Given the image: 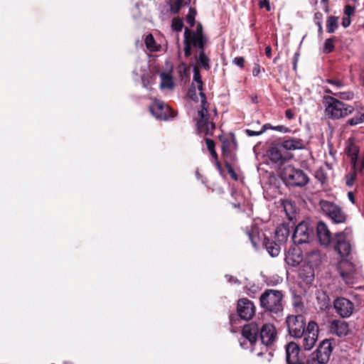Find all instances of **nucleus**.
<instances>
[{
    "label": "nucleus",
    "mask_w": 364,
    "mask_h": 364,
    "mask_svg": "<svg viewBox=\"0 0 364 364\" xmlns=\"http://www.w3.org/2000/svg\"><path fill=\"white\" fill-rule=\"evenodd\" d=\"M259 333L261 343L266 346H271L277 338L275 327L271 323H265L261 328L254 322L248 323L243 327L242 338L240 343L242 348H249L253 346L257 341Z\"/></svg>",
    "instance_id": "obj_1"
},
{
    "label": "nucleus",
    "mask_w": 364,
    "mask_h": 364,
    "mask_svg": "<svg viewBox=\"0 0 364 364\" xmlns=\"http://www.w3.org/2000/svg\"><path fill=\"white\" fill-rule=\"evenodd\" d=\"M207 38L203 33V28L198 24L196 31H191L188 28L184 30V55L188 57L191 55L192 47L203 48L207 43Z\"/></svg>",
    "instance_id": "obj_2"
},
{
    "label": "nucleus",
    "mask_w": 364,
    "mask_h": 364,
    "mask_svg": "<svg viewBox=\"0 0 364 364\" xmlns=\"http://www.w3.org/2000/svg\"><path fill=\"white\" fill-rule=\"evenodd\" d=\"M282 300V292L275 289L265 290L259 298L262 308L274 314H278L283 311Z\"/></svg>",
    "instance_id": "obj_3"
},
{
    "label": "nucleus",
    "mask_w": 364,
    "mask_h": 364,
    "mask_svg": "<svg viewBox=\"0 0 364 364\" xmlns=\"http://www.w3.org/2000/svg\"><path fill=\"white\" fill-rule=\"evenodd\" d=\"M323 104L326 107V115L331 119H339L347 116L353 111V107L331 97L325 96Z\"/></svg>",
    "instance_id": "obj_4"
},
{
    "label": "nucleus",
    "mask_w": 364,
    "mask_h": 364,
    "mask_svg": "<svg viewBox=\"0 0 364 364\" xmlns=\"http://www.w3.org/2000/svg\"><path fill=\"white\" fill-rule=\"evenodd\" d=\"M201 108L198 112L199 119L196 120L198 131L200 133H204L205 135H211L215 127L213 122H209L208 103L205 100V95L203 92L200 93Z\"/></svg>",
    "instance_id": "obj_5"
},
{
    "label": "nucleus",
    "mask_w": 364,
    "mask_h": 364,
    "mask_svg": "<svg viewBox=\"0 0 364 364\" xmlns=\"http://www.w3.org/2000/svg\"><path fill=\"white\" fill-rule=\"evenodd\" d=\"M284 181L291 186H304L309 182L306 174L301 169L295 168L291 166L285 167L282 171Z\"/></svg>",
    "instance_id": "obj_6"
},
{
    "label": "nucleus",
    "mask_w": 364,
    "mask_h": 364,
    "mask_svg": "<svg viewBox=\"0 0 364 364\" xmlns=\"http://www.w3.org/2000/svg\"><path fill=\"white\" fill-rule=\"evenodd\" d=\"M335 250L341 259H346L350 254L352 247L350 244L351 232L346 230L335 235Z\"/></svg>",
    "instance_id": "obj_7"
},
{
    "label": "nucleus",
    "mask_w": 364,
    "mask_h": 364,
    "mask_svg": "<svg viewBox=\"0 0 364 364\" xmlns=\"http://www.w3.org/2000/svg\"><path fill=\"white\" fill-rule=\"evenodd\" d=\"M323 213L334 223H343L346 220V215L341 208L328 200H322L319 203Z\"/></svg>",
    "instance_id": "obj_8"
},
{
    "label": "nucleus",
    "mask_w": 364,
    "mask_h": 364,
    "mask_svg": "<svg viewBox=\"0 0 364 364\" xmlns=\"http://www.w3.org/2000/svg\"><path fill=\"white\" fill-rule=\"evenodd\" d=\"M336 269L340 276L347 284H353L357 279L358 272L353 263L347 259H341Z\"/></svg>",
    "instance_id": "obj_9"
},
{
    "label": "nucleus",
    "mask_w": 364,
    "mask_h": 364,
    "mask_svg": "<svg viewBox=\"0 0 364 364\" xmlns=\"http://www.w3.org/2000/svg\"><path fill=\"white\" fill-rule=\"evenodd\" d=\"M314 230L306 222H301L295 228L292 235L294 244L301 245L307 243L313 237Z\"/></svg>",
    "instance_id": "obj_10"
},
{
    "label": "nucleus",
    "mask_w": 364,
    "mask_h": 364,
    "mask_svg": "<svg viewBox=\"0 0 364 364\" xmlns=\"http://www.w3.org/2000/svg\"><path fill=\"white\" fill-rule=\"evenodd\" d=\"M286 321L290 336L294 338H301L305 328L304 316L301 315L289 316Z\"/></svg>",
    "instance_id": "obj_11"
},
{
    "label": "nucleus",
    "mask_w": 364,
    "mask_h": 364,
    "mask_svg": "<svg viewBox=\"0 0 364 364\" xmlns=\"http://www.w3.org/2000/svg\"><path fill=\"white\" fill-rule=\"evenodd\" d=\"M150 112L159 120H167L170 117H173L172 111L168 105L161 100H155L154 103L150 106Z\"/></svg>",
    "instance_id": "obj_12"
},
{
    "label": "nucleus",
    "mask_w": 364,
    "mask_h": 364,
    "mask_svg": "<svg viewBox=\"0 0 364 364\" xmlns=\"http://www.w3.org/2000/svg\"><path fill=\"white\" fill-rule=\"evenodd\" d=\"M333 306L336 313L342 318H348L353 314V304L348 299L339 297L334 300Z\"/></svg>",
    "instance_id": "obj_13"
},
{
    "label": "nucleus",
    "mask_w": 364,
    "mask_h": 364,
    "mask_svg": "<svg viewBox=\"0 0 364 364\" xmlns=\"http://www.w3.org/2000/svg\"><path fill=\"white\" fill-rule=\"evenodd\" d=\"M237 313L240 317L244 320L251 319L255 314L253 303L247 299H240L237 302Z\"/></svg>",
    "instance_id": "obj_14"
},
{
    "label": "nucleus",
    "mask_w": 364,
    "mask_h": 364,
    "mask_svg": "<svg viewBox=\"0 0 364 364\" xmlns=\"http://www.w3.org/2000/svg\"><path fill=\"white\" fill-rule=\"evenodd\" d=\"M331 352V343L328 341H323L313 353L320 363L325 364L329 360Z\"/></svg>",
    "instance_id": "obj_15"
},
{
    "label": "nucleus",
    "mask_w": 364,
    "mask_h": 364,
    "mask_svg": "<svg viewBox=\"0 0 364 364\" xmlns=\"http://www.w3.org/2000/svg\"><path fill=\"white\" fill-rule=\"evenodd\" d=\"M303 260L302 252L300 248L293 247L289 249L286 253L285 262L290 267H296Z\"/></svg>",
    "instance_id": "obj_16"
},
{
    "label": "nucleus",
    "mask_w": 364,
    "mask_h": 364,
    "mask_svg": "<svg viewBox=\"0 0 364 364\" xmlns=\"http://www.w3.org/2000/svg\"><path fill=\"white\" fill-rule=\"evenodd\" d=\"M316 233L319 243L321 245L326 247L331 243L332 240L331 233L324 223H318Z\"/></svg>",
    "instance_id": "obj_17"
},
{
    "label": "nucleus",
    "mask_w": 364,
    "mask_h": 364,
    "mask_svg": "<svg viewBox=\"0 0 364 364\" xmlns=\"http://www.w3.org/2000/svg\"><path fill=\"white\" fill-rule=\"evenodd\" d=\"M299 344L294 342H290L286 346V358L288 364H297L299 363Z\"/></svg>",
    "instance_id": "obj_18"
},
{
    "label": "nucleus",
    "mask_w": 364,
    "mask_h": 364,
    "mask_svg": "<svg viewBox=\"0 0 364 364\" xmlns=\"http://www.w3.org/2000/svg\"><path fill=\"white\" fill-rule=\"evenodd\" d=\"M330 331L338 337L346 336L350 331L348 323L341 320H333L331 323Z\"/></svg>",
    "instance_id": "obj_19"
},
{
    "label": "nucleus",
    "mask_w": 364,
    "mask_h": 364,
    "mask_svg": "<svg viewBox=\"0 0 364 364\" xmlns=\"http://www.w3.org/2000/svg\"><path fill=\"white\" fill-rule=\"evenodd\" d=\"M281 146L286 150L293 151L303 149L305 147V144L301 139L291 138L284 140Z\"/></svg>",
    "instance_id": "obj_20"
},
{
    "label": "nucleus",
    "mask_w": 364,
    "mask_h": 364,
    "mask_svg": "<svg viewBox=\"0 0 364 364\" xmlns=\"http://www.w3.org/2000/svg\"><path fill=\"white\" fill-rule=\"evenodd\" d=\"M269 156L272 161L282 164L286 158L283 156L280 147L278 146H272L269 150Z\"/></svg>",
    "instance_id": "obj_21"
},
{
    "label": "nucleus",
    "mask_w": 364,
    "mask_h": 364,
    "mask_svg": "<svg viewBox=\"0 0 364 364\" xmlns=\"http://www.w3.org/2000/svg\"><path fill=\"white\" fill-rule=\"evenodd\" d=\"M290 230L288 225L282 224L277 227L275 231V237L278 242H285L289 235Z\"/></svg>",
    "instance_id": "obj_22"
},
{
    "label": "nucleus",
    "mask_w": 364,
    "mask_h": 364,
    "mask_svg": "<svg viewBox=\"0 0 364 364\" xmlns=\"http://www.w3.org/2000/svg\"><path fill=\"white\" fill-rule=\"evenodd\" d=\"M302 347L306 350H311L315 345L318 336L314 335L306 334L304 333L302 336Z\"/></svg>",
    "instance_id": "obj_23"
},
{
    "label": "nucleus",
    "mask_w": 364,
    "mask_h": 364,
    "mask_svg": "<svg viewBox=\"0 0 364 364\" xmlns=\"http://www.w3.org/2000/svg\"><path fill=\"white\" fill-rule=\"evenodd\" d=\"M358 151V148L355 145L350 144L348 146L347 154L350 157V163L353 166V168H355Z\"/></svg>",
    "instance_id": "obj_24"
},
{
    "label": "nucleus",
    "mask_w": 364,
    "mask_h": 364,
    "mask_svg": "<svg viewBox=\"0 0 364 364\" xmlns=\"http://www.w3.org/2000/svg\"><path fill=\"white\" fill-rule=\"evenodd\" d=\"M264 245L267 251L272 257H277L280 252V247L273 241L265 239Z\"/></svg>",
    "instance_id": "obj_25"
},
{
    "label": "nucleus",
    "mask_w": 364,
    "mask_h": 364,
    "mask_svg": "<svg viewBox=\"0 0 364 364\" xmlns=\"http://www.w3.org/2000/svg\"><path fill=\"white\" fill-rule=\"evenodd\" d=\"M161 78V88H168L172 89L173 87V82L171 75L169 73H161L160 74Z\"/></svg>",
    "instance_id": "obj_26"
},
{
    "label": "nucleus",
    "mask_w": 364,
    "mask_h": 364,
    "mask_svg": "<svg viewBox=\"0 0 364 364\" xmlns=\"http://www.w3.org/2000/svg\"><path fill=\"white\" fill-rule=\"evenodd\" d=\"M200 50V53L196 57L198 63L201 65V66L205 70H209L210 69V59L204 53V48H198Z\"/></svg>",
    "instance_id": "obj_27"
},
{
    "label": "nucleus",
    "mask_w": 364,
    "mask_h": 364,
    "mask_svg": "<svg viewBox=\"0 0 364 364\" xmlns=\"http://www.w3.org/2000/svg\"><path fill=\"white\" fill-rule=\"evenodd\" d=\"M338 28V18L329 16L326 21V30L329 33H333Z\"/></svg>",
    "instance_id": "obj_28"
},
{
    "label": "nucleus",
    "mask_w": 364,
    "mask_h": 364,
    "mask_svg": "<svg viewBox=\"0 0 364 364\" xmlns=\"http://www.w3.org/2000/svg\"><path fill=\"white\" fill-rule=\"evenodd\" d=\"M193 80L197 83V88L200 94L203 92V82L200 74L199 68L196 66L193 68Z\"/></svg>",
    "instance_id": "obj_29"
},
{
    "label": "nucleus",
    "mask_w": 364,
    "mask_h": 364,
    "mask_svg": "<svg viewBox=\"0 0 364 364\" xmlns=\"http://www.w3.org/2000/svg\"><path fill=\"white\" fill-rule=\"evenodd\" d=\"M318 327L317 323L314 321L309 322L306 331L304 330V333L318 336Z\"/></svg>",
    "instance_id": "obj_30"
},
{
    "label": "nucleus",
    "mask_w": 364,
    "mask_h": 364,
    "mask_svg": "<svg viewBox=\"0 0 364 364\" xmlns=\"http://www.w3.org/2000/svg\"><path fill=\"white\" fill-rule=\"evenodd\" d=\"M326 93H329V94H332L333 95H336V96H338L339 98L342 99V100H352L353 98V93L352 92H338V93H335V92H333L331 90H326Z\"/></svg>",
    "instance_id": "obj_31"
},
{
    "label": "nucleus",
    "mask_w": 364,
    "mask_h": 364,
    "mask_svg": "<svg viewBox=\"0 0 364 364\" xmlns=\"http://www.w3.org/2000/svg\"><path fill=\"white\" fill-rule=\"evenodd\" d=\"M334 50V39L328 38L325 41L323 45V52L326 53H331Z\"/></svg>",
    "instance_id": "obj_32"
},
{
    "label": "nucleus",
    "mask_w": 364,
    "mask_h": 364,
    "mask_svg": "<svg viewBox=\"0 0 364 364\" xmlns=\"http://www.w3.org/2000/svg\"><path fill=\"white\" fill-rule=\"evenodd\" d=\"M171 11L176 14L179 11L182 6V0H169Z\"/></svg>",
    "instance_id": "obj_33"
},
{
    "label": "nucleus",
    "mask_w": 364,
    "mask_h": 364,
    "mask_svg": "<svg viewBox=\"0 0 364 364\" xmlns=\"http://www.w3.org/2000/svg\"><path fill=\"white\" fill-rule=\"evenodd\" d=\"M183 23L181 18H174L172 21L171 27L173 31H181L183 28Z\"/></svg>",
    "instance_id": "obj_34"
},
{
    "label": "nucleus",
    "mask_w": 364,
    "mask_h": 364,
    "mask_svg": "<svg viewBox=\"0 0 364 364\" xmlns=\"http://www.w3.org/2000/svg\"><path fill=\"white\" fill-rule=\"evenodd\" d=\"M363 122H364V113L360 116L353 117L348 121V124L350 126H355Z\"/></svg>",
    "instance_id": "obj_35"
},
{
    "label": "nucleus",
    "mask_w": 364,
    "mask_h": 364,
    "mask_svg": "<svg viewBox=\"0 0 364 364\" xmlns=\"http://www.w3.org/2000/svg\"><path fill=\"white\" fill-rule=\"evenodd\" d=\"M353 169L354 171L353 173L346 175V185L349 187L353 185L354 181L356 178V168Z\"/></svg>",
    "instance_id": "obj_36"
},
{
    "label": "nucleus",
    "mask_w": 364,
    "mask_h": 364,
    "mask_svg": "<svg viewBox=\"0 0 364 364\" xmlns=\"http://www.w3.org/2000/svg\"><path fill=\"white\" fill-rule=\"evenodd\" d=\"M145 43L146 45V47L150 50L154 49V39L152 36V35L149 34L146 36L145 38Z\"/></svg>",
    "instance_id": "obj_37"
},
{
    "label": "nucleus",
    "mask_w": 364,
    "mask_h": 364,
    "mask_svg": "<svg viewBox=\"0 0 364 364\" xmlns=\"http://www.w3.org/2000/svg\"><path fill=\"white\" fill-rule=\"evenodd\" d=\"M222 141V151L223 154H226L229 151V147L230 145V142L228 139H221Z\"/></svg>",
    "instance_id": "obj_38"
},
{
    "label": "nucleus",
    "mask_w": 364,
    "mask_h": 364,
    "mask_svg": "<svg viewBox=\"0 0 364 364\" xmlns=\"http://www.w3.org/2000/svg\"><path fill=\"white\" fill-rule=\"evenodd\" d=\"M233 64L242 68L245 64V58L243 57H236L232 60Z\"/></svg>",
    "instance_id": "obj_39"
},
{
    "label": "nucleus",
    "mask_w": 364,
    "mask_h": 364,
    "mask_svg": "<svg viewBox=\"0 0 364 364\" xmlns=\"http://www.w3.org/2000/svg\"><path fill=\"white\" fill-rule=\"evenodd\" d=\"M326 82L332 85L336 86L338 88H341L343 87V83L339 80H333V79H328Z\"/></svg>",
    "instance_id": "obj_40"
},
{
    "label": "nucleus",
    "mask_w": 364,
    "mask_h": 364,
    "mask_svg": "<svg viewBox=\"0 0 364 364\" xmlns=\"http://www.w3.org/2000/svg\"><path fill=\"white\" fill-rule=\"evenodd\" d=\"M355 8L350 5H346L344 9V14L346 16L350 17L354 14Z\"/></svg>",
    "instance_id": "obj_41"
},
{
    "label": "nucleus",
    "mask_w": 364,
    "mask_h": 364,
    "mask_svg": "<svg viewBox=\"0 0 364 364\" xmlns=\"http://www.w3.org/2000/svg\"><path fill=\"white\" fill-rule=\"evenodd\" d=\"M191 12L192 10L191 9L190 13L187 16L186 21L188 23L190 24L191 26H193L195 23V13L193 12V14H192Z\"/></svg>",
    "instance_id": "obj_42"
},
{
    "label": "nucleus",
    "mask_w": 364,
    "mask_h": 364,
    "mask_svg": "<svg viewBox=\"0 0 364 364\" xmlns=\"http://www.w3.org/2000/svg\"><path fill=\"white\" fill-rule=\"evenodd\" d=\"M205 142L207 145V148L209 151H211L215 149V143L213 140L210 139H205Z\"/></svg>",
    "instance_id": "obj_43"
},
{
    "label": "nucleus",
    "mask_w": 364,
    "mask_h": 364,
    "mask_svg": "<svg viewBox=\"0 0 364 364\" xmlns=\"http://www.w3.org/2000/svg\"><path fill=\"white\" fill-rule=\"evenodd\" d=\"M259 7L260 8L264 7L267 9V11H270V9H271L269 2L268 0L260 1H259Z\"/></svg>",
    "instance_id": "obj_44"
},
{
    "label": "nucleus",
    "mask_w": 364,
    "mask_h": 364,
    "mask_svg": "<svg viewBox=\"0 0 364 364\" xmlns=\"http://www.w3.org/2000/svg\"><path fill=\"white\" fill-rule=\"evenodd\" d=\"M272 129H274V130H277V131H279V132H289V129L284 126H282V125H279V126H276V127H272Z\"/></svg>",
    "instance_id": "obj_45"
},
{
    "label": "nucleus",
    "mask_w": 364,
    "mask_h": 364,
    "mask_svg": "<svg viewBox=\"0 0 364 364\" xmlns=\"http://www.w3.org/2000/svg\"><path fill=\"white\" fill-rule=\"evenodd\" d=\"M245 132L249 136H259L262 134L261 131L256 132L251 129H246Z\"/></svg>",
    "instance_id": "obj_46"
},
{
    "label": "nucleus",
    "mask_w": 364,
    "mask_h": 364,
    "mask_svg": "<svg viewBox=\"0 0 364 364\" xmlns=\"http://www.w3.org/2000/svg\"><path fill=\"white\" fill-rule=\"evenodd\" d=\"M307 364H321L314 353L311 354V357L307 360Z\"/></svg>",
    "instance_id": "obj_47"
},
{
    "label": "nucleus",
    "mask_w": 364,
    "mask_h": 364,
    "mask_svg": "<svg viewBox=\"0 0 364 364\" xmlns=\"http://www.w3.org/2000/svg\"><path fill=\"white\" fill-rule=\"evenodd\" d=\"M350 23H351V21H350V17H348V16L344 17L342 20V26L344 28L348 27L350 25Z\"/></svg>",
    "instance_id": "obj_48"
},
{
    "label": "nucleus",
    "mask_w": 364,
    "mask_h": 364,
    "mask_svg": "<svg viewBox=\"0 0 364 364\" xmlns=\"http://www.w3.org/2000/svg\"><path fill=\"white\" fill-rule=\"evenodd\" d=\"M260 73V66L258 64H255L252 70L253 76L256 77Z\"/></svg>",
    "instance_id": "obj_49"
},
{
    "label": "nucleus",
    "mask_w": 364,
    "mask_h": 364,
    "mask_svg": "<svg viewBox=\"0 0 364 364\" xmlns=\"http://www.w3.org/2000/svg\"><path fill=\"white\" fill-rule=\"evenodd\" d=\"M225 277H226V278H228V282H234L237 284H240V282H239V280L237 278H235L232 276H228V275H226Z\"/></svg>",
    "instance_id": "obj_50"
},
{
    "label": "nucleus",
    "mask_w": 364,
    "mask_h": 364,
    "mask_svg": "<svg viewBox=\"0 0 364 364\" xmlns=\"http://www.w3.org/2000/svg\"><path fill=\"white\" fill-rule=\"evenodd\" d=\"M249 238L254 247L257 246L256 237L250 232H248Z\"/></svg>",
    "instance_id": "obj_51"
},
{
    "label": "nucleus",
    "mask_w": 364,
    "mask_h": 364,
    "mask_svg": "<svg viewBox=\"0 0 364 364\" xmlns=\"http://www.w3.org/2000/svg\"><path fill=\"white\" fill-rule=\"evenodd\" d=\"M285 115H286V117L291 119L292 118H294V113L292 112V111L291 109H287L286 112H285Z\"/></svg>",
    "instance_id": "obj_52"
},
{
    "label": "nucleus",
    "mask_w": 364,
    "mask_h": 364,
    "mask_svg": "<svg viewBox=\"0 0 364 364\" xmlns=\"http://www.w3.org/2000/svg\"><path fill=\"white\" fill-rule=\"evenodd\" d=\"M348 197L352 203H355V196L353 192H348Z\"/></svg>",
    "instance_id": "obj_53"
},
{
    "label": "nucleus",
    "mask_w": 364,
    "mask_h": 364,
    "mask_svg": "<svg viewBox=\"0 0 364 364\" xmlns=\"http://www.w3.org/2000/svg\"><path fill=\"white\" fill-rule=\"evenodd\" d=\"M272 127H273L271 124H265L263 125V127L260 131L262 132V134H263L267 129H272Z\"/></svg>",
    "instance_id": "obj_54"
},
{
    "label": "nucleus",
    "mask_w": 364,
    "mask_h": 364,
    "mask_svg": "<svg viewBox=\"0 0 364 364\" xmlns=\"http://www.w3.org/2000/svg\"><path fill=\"white\" fill-rule=\"evenodd\" d=\"M265 54L267 57H271L272 54V48L269 46H267L265 48Z\"/></svg>",
    "instance_id": "obj_55"
},
{
    "label": "nucleus",
    "mask_w": 364,
    "mask_h": 364,
    "mask_svg": "<svg viewBox=\"0 0 364 364\" xmlns=\"http://www.w3.org/2000/svg\"><path fill=\"white\" fill-rule=\"evenodd\" d=\"M188 93H189L190 97L191 99H193V100H196L197 99L195 90H190Z\"/></svg>",
    "instance_id": "obj_56"
},
{
    "label": "nucleus",
    "mask_w": 364,
    "mask_h": 364,
    "mask_svg": "<svg viewBox=\"0 0 364 364\" xmlns=\"http://www.w3.org/2000/svg\"><path fill=\"white\" fill-rule=\"evenodd\" d=\"M141 81H142V84H143L144 87L148 88L149 84L146 81V76L144 75L141 77Z\"/></svg>",
    "instance_id": "obj_57"
},
{
    "label": "nucleus",
    "mask_w": 364,
    "mask_h": 364,
    "mask_svg": "<svg viewBox=\"0 0 364 364\" xmlns=\"http://www.w3.org/2000/svg\"><path fill=\"white\" fill-rule=\"evenodd\" d=\"M316 25L318 26V32L319 33H322L323 31V27H322V24H321V22L320 21H318L317 22H316Z\"/></svg>",
    "instance_id": "obj_58"
},
{
    "label": "nucleus",
    "mask_w": 364,
    "mask_h": 364,
    "mask_svg": "<svg viewBox=\"0 0 364 364\" xmlns=\"http://www.w3.org/2000/svg\"><path fill=\"white\" fill-rule=\"evenodd\" d=\"M210 153L211 156H212L213 158H215V159H218V155H217V153L215 152V149H214V150H213V151H210Z\"/></svg>",
    "instance_id": "obj_59"
},
{
    "label": "nucleus",
    "mask_w": 364,
    "mask_h": 364,
    "mask_svg": "<svg viewBox=\"0 0 364 364\" xmlns=\"http://www.w3.org/2000/svg\"><path fill=\"white\" fill-rule=\"evenodd\" d=\"M299 56V53L298 52L295 53L294 56V62L298 63Z\"/></svg>",
    "instance_id": "obj_60"
},
{
    "label": "nucleus",
    "mask_w": 364,
    "mask_h": 364,
    "mask_svg": "<svg viewBox=\"0 0 364 364\" xmlns=\"http://www.w3.org/2000/svg\"><path fill=\"white\" fill-rule=\"evenodd\" d=\"M360 171L362 173H364V161L361 164V168H360Z\"/></svg>",
    "instance_id": "obj_61"
},
{
    "label": "nucleus",
    "mask_w": 364,
    "mask_h": 364,
    "mask_svg": "<svg viewBox=\"0 0 364 364\" xmlns=\"http://www.w3.org/2000/svg\"><path fill=\"white\" fill-rule=\"evenodd\" d=\"M296 66H297V62H293V68H294V70L296 69Z\"/></svg>",
    "instance_id": "obj_62"
},
{
    "label": "nucleus",
    "mask_w": 364,
    "mask_h": 364,
    "mask_svg": "<svg viewBox=\"0 0 364 364\" xmlns=\"http://www.w3.org/2000/svg\"><path fill=\"white\" fill-rule=\"evenodd\" d=\"M318 15L321 16V14H315V17H316V18H318Z\"/></svg>",
    "instance_id": "obj_63"
},
{
    "label": "nucleus",
    "mask_w": 364,
    "mask_h": 364,
    "mask_svg": "<svg viewBox=\"0 0 364 364\" xmlns=\"http://www.w3.org/2000/svg\"><path fill=\"white\" fill-rule=\"evenodd\" d=\"M362 77L364 78V75H362ZM363 85H364V79H363Z\"/></svg>",
    "instance_id": "obj_64"
}]
</instances>
